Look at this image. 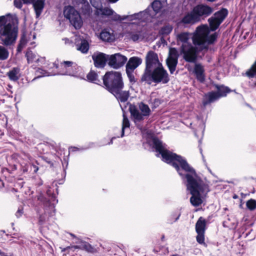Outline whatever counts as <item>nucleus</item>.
Segmentation results:
<instances>
[{
  "label": "nucleus",
  "mask_w": 256,
  "mask_h": 256,
  "mask_svg": "<svg viewBox=\"0 0 256 256\" xmlns=\"http://www.w3.org/2000/svg\"><path fill=\"white\" fill-rule=\"evenodd\" d=\"M34 0H22V2L24 4H28V2H33Z\"/></svg>",
  "instance_id": "nucleus-50"
},
{
  "label": "nucleus",
  "mask_w": 256,
  "mask_h": 256,
  "mask_svg": "<svg viewBox=\"0 0 256 256\" xmlns=\"http://www.w3.org/2000/svg\"><path fill=\"white\" fill-rule=\"evenodd\" d=\"M78 6L83 14L89 16L92 12V8L87 0H78Z\"/></svg>",
  "instance_id": "nucleus-19"
},
{
  "label": "nucleus",
  "mask_w": 256,
  "mask_h": 256,
  "mask_svg": "<svg viewBox=\"0 0 256 256\" xmlns=\"http://www.w3.org/2000/svg\"><path fill=\"white\" fill-rule=\"evenodd\" d=\"M42 182H40V185H42Z\"/></svg>",
  "instance_id": "nucleus-62"
},
{
  "label": "nucleus",
  "mask_w": 256,
  "mask_h": 256,
  "mask_svg": "<svg viewBox=\"0 0 256 256\" xmlns=\"http://www.w3.org/2000/svg\"><path fill=\"white\" fill-rule=\"evenodd\" d=\"M206 227V220L202 217H200L196 224V233H204Z\"/></svg>",
  "instance_id": "nucleus-24"
},
{
  "label": "nucleus",
  "mask_w": 256,
  "mask_h": 256,
  "mask_svg": "<svg viewBox=\"0 0 256 256\" xmlns=\"http://www.w3.org/2000/svg\"><path fill=\"white\" fill-rule=\"evenodd\" d=\"M20 69L18 68H13L7 72V76L10 80L16 82L19 79L18 76Z\"/></svg>",
  "instance_id": "nucleus-28"
},
{
  "label": "nucleus",
  "mask_w": 256,
  "mask_h": 256,
  "mask_svg": "<svg viewBox=\"0 0 256 256\" xmlns=\"http://www.w3.org/2000/svg\"><path fill=\"white\" fill-rule=\"evenodd\" d=\"M54 65L56 68H59V66L57 64H56V62L54 63Z\"/></svg>",
  "instance_id": "nucleus-53"
},
{
  "label": "nucleus",
  "mask_w": 256,
  "mask_h": 256,
  "mask_svg": "<svg viewBox=\"0 0 256 256\" xmlns=\"http://www.w3.org/2000/svg\"><path fill=\"white\" fill-rule=\"evenodd\" d=\"M206 0L208 2H214L216 1V0Z\"/></svg>",
  "instance_id": "nucleus-56"
},
{
  "label": "nucleus",
  "mask_w": 256,
  "mask_h": 256,
  "mask_svg": "<svg viewBox=\"0 0 256 256\" xmlns=\"http://www.w3.org/2000/svg\"><path fill=\"white\" fill-rule=\"evenodd\" d=\"M200 152L202 154V148H200Z\"/></svg>",
  "instance_id": "nucleus-59"
},
{
  "label": "nucleus",
  "mask_w": 256,
  "mask_h": 256,
  "mask_svg": "<svg viewBox=\"0 0 256 256\" xmlns=\"http://www.w3.org/2000/svg\"><path fill=\"white\" fill-rule=\"evenodd\" d=\"M43 220L42 219V216H41L40 214V222H42Z\"/></svg>",
  "instance_id": "nucleus-54"
},
{
  "label": "nucleus",
  "mask_w": 256,
  "mask_h": 256,
  "mask_svg": "<svg viewBox=\"0 0 256 256\" xmlns=\"http://www.w3.org/2000/svg\"><path fill=\"white\" fill-rule=\"evenodd\" d=\"M36 38V35L34 32H31L29 34L24 32L20 39L19 44L17 47L16 51L18 52H20L26 44L30 42V45H33L35 44L34 42H31L32 40H34Z\"/></svg>",
  "instance_id": "nucleus-15"
},
{
  "label": "nucleus",
  "mask_w": 256,
  "mask_h": 256,
  "mask_svg": "<svg viewBox=\"0 0 256 256\" xmlns=\"http://www.w3.org/2000/svg\"><path fill=\"white\" fill-rule=\"evenodd\" d=\"M178 52L176 48H171L169 51L168 58H173L178 60Z\"/></svg>",
  "instance_id": "nucleus-37"
},
{
  "label": "nucleus",
  "mask_w": 256,
  "mask_h": 256,
  "mask_svg": "<svg viewBox=\"0 0 256 256\" xmlns=\"http://www.w3.org/2000/svg\"><path fill=\"white\" fill-rule=\"evenodd\" d=\"M133 72H134V70H131L128 69H126V72L128 77V79L131 82H136L134 76L132 74Z\"/></svg>",
  "instance_id": "nucleus-41"
},
{
  "label": "nucleus",
  "mask_w": 256,
  "mask_h": 256,
  "mask_svg": "<svg viewBox=\"0 0 256 256\" xmlns=\"http://www.w3.org/2000/svg\"><path fill=\"white\" fill-rule=\"evenodd\" d=\"M100 38L102 40L107 42H112L114 40V36L112 34L106 29L101 32L100 34Z\"/></svg>",
  "instance_id": "nucleus-26"
},
{
  "label": "nucleus",
  "mask_w": 256,
  "mask_h": 256,
  "mask_svg": "<svg viewBox=\"0 0 256 256\" xmlns=\"http://www.w3.org/2000/svg\"><path fill=\"white\" fill-rule=\"evenodd\" d=\"M36 72L38 74H40V76H38V78H40L42 76H50L52 75V74H50L49 72H46L42 68H38Z\"/></svg>",
  "instance_id": "nucleus-42"
},
{
  "label": "nucleus",
  "mask_w": 256,
  "mask_h": 256,
  "mask_svg": "<svg viewBox=\"0 0 256 256\" xmlns=\"http://www.w3.org/2000/svg\"><path fill=\"white\" fill-rule=\"evenodd\" d=\"M246 206L249 210L252 211L256 208V200L254 199H250L246 202Z\"/></svg>",
  "instance_id": "nucleus-35"
},
{
  "label": "nucleus",
  "mask_w": 256,
  "mask_h": 256,
  "mask_svg": "<svg viewBox=\"0 0 256 256\" xmlns=\"http://www.w3.org/2000/svg\"><path fill=\"white\" fill-rule=\"evenodd\" d=\"M127 104L129 105L128 110L135 123L144 120V117H148L150 114L151 111L148 106L142 102L139 104V109L141 112H139L135 105L129 102H127Z\"/></svg>",
  "instance_id": "nucleus-8"
},
{
  "label": "nucleus",
  "mask_w": 256,
  "mask_h": 256,
  "mask_svg": "<svg viewBox=\"0 0 256 256\" xmlns=\"http://www.w3.org/2000/svg\"><path fill=\"white\" fill-rule=\"evenodd\" d=\"M70 234V236H72L73 237H74V238L76 237V236L72 234Z\"/></svg>",
  "instance_id": "nucleus-58"
},
{
  "label": "nucleus",
  "mask_w": 256,
  "mask_h": 256,
  "mask_svg": "<svg viewBox=\"0 0 256 256\" xmlns=\"http://www.w3.org/2000/svg\"><path fill=\"white\" fill-rule=\"evenodd\" d=\"M166 65L171 74H173L176 70L178 63V60L173 58H168L166 60Z\"/></svg>",
  "instance_id": "nucleus-27"
},
{
  "label": "nucleus",
  "mask_w": 256,
  "mask_h": 256,
  "mask_svg": "<svg viewBox=\"0 0 256 256\" xmlns=\"http://www.w3.org/2000/svg\"><path fill=\"white\" fill-rule=\"evenodd\" d=\"M123 88L116 90L112 94L116 97L117 100L122 103L126 102L130 96V94L128 90H122Z\"/></svg>",
  "instance_id": "nucleus-17"
},
{
  "label": "nucleus",
  "mask_w": 256,
  "mask_h": 256,
  "mask_svg": "<svg viewBox=\"0 0 256 256\" xmlns=\"http://www.w3.org/2000/svg\"><path fill=\"white\" fill-rule=\"evenodd\" d=\"M220 98V96L216 92H209L205 94L202 101V104L204 106H206L208 104H210L212 102H215Z\"/></svg>",
  "instance_id": "nucleus-20"
},
{
  "label": "nucleus",
  "mask_w": 256,
  "mask_h": 256,
  "mask_svg": "<svg viewBox=\"0 0 256 256\" xmlns=\"http://www.w3.org/2000/svg\"><path fill=\"white\" fill-rule=\"evenodd\" d=\"M64 14L69 20L70 24L76 28H80L82 25V20L79 12L72 6L65 7Z\"/></svg>",
  "instance_id": "nucleus-9"
},
{
  "label": "nucleus",
  "mask_w": 256,
  "mask_h": 256,
  "mask_svg": "<svg viewBox=\"0 0 256 256\" xmlns=\"http://www.w3.org/2000/svg\"><path fill=\"white\" fill-rule=\"evenodd\" d=\"M74 63L71 61H64L60 63V66L62 68V70L60 71L58 74L62 75H72L70 72V68L72 66Z\"/></svg>",
  "instance_id": "nucleus-22"
},
{
  "label": "nucleus",
  "mask_w": 256,
  "mask_h": 256,
  "mask_svg": "<svg viewBox=\"0 0 256 256\" xmlns=\"http://www.w3.org/2000/svg\"><path fill=\"white\" fill-rule=\"evenodd\" d=\"M2 186H4V184L3 182H2Z\"/></svg>",
  "instance_id": "nucleus-61"
},
{
  "label": "nucleus",
  "mask_w": 256,
  "mask_h": 256,
  "mask_svg": "<svg viewBox=\"0 0 256 256\" xmlns=\"http://www.w3.org/2000/svg\"><path fill=\"white\" fill-rule=\"evenodd\" d=\"M83 247L86 250L90 252H92L94 250V248L88 242H84Z\"/></svg>",
  "instance_id": "nucleus-43"
},
{
  "label": "nucleus",
  "mask_w": 256,
  "mask_h": 256,
  "mask_svg": "<svg viewBox=\"0 0 256 256\" xmlns=\"http://www.w3.org/2000/svg\"><path fill=\"white\" fill-rule=\"evenodd\" d=\"M180 214H178V216L176 218L174 222H176V220H178V219L179 218H180Z\"/></svg>",
  "instance_id": "nucleus-52"
},
{
  "label": "nucleus",
  "mask_w": 256,
  "mask_h": 256,
  "mask_svg": "<svg viewBox=\"0 0 256 256\" xmlns=\"http://www.w3.org/2000/svg\"><path fill=\"white\" fill-rule=\"evenodd\" d=\"M246 75L250 78L256 76V60L252 64L250 68L246 71Z\"/></svg>",
  "instance_id": "nucleus-33"
},
{
  "label": "nucleus",
  "mask_w": 256,
  "mask_h": 256,
  "mask_svg": "<svg viewBox=\"0 0 256 256\" xmlns=\"http://www.w3.org/2000/svg\"><path fill=\"white\" fill-rule=\"evenodd\" d=\"M114 138H112L110 140V142H109V144H112V140Z\"/></svg>",
  "instance_id": "nucleus-55"
},
{
  "label": "nucleus",
  "mask_w": 256,
  "mask_h": 256,
  "mask_svg": "<svg viewBox=\"0 0 256 256\" xmlns=\"http://www.w3.org/2000/svg\"><path fill=\"white\" fill-rule=\"evenodd\" d=\"M45 0H34L30 3H32L36 12V17L38 18L40 15L44 7Z\"/></svg>",
  "instance_id": "nucleus-23"
},
{
  "label": "nucleus",
  "mask_w": 256,
  "mask_h": 256,
  "mask_svg": "<svg viewBox=\"0 0 256 256\" xmlns=\"http://www.w3.org/2000/svg\"><path fill=\"white\" fill-rule=\"evenodd\" d=\"M18 34L16 20L11 17L0 16V40L1 44L10 48L16 42Z\"/></svg>",
  "instance_id": "nucleus-3"
},
{
  "label": "nucleus",
  "mask_w": 256,
  "mask_h": 256,
  "mask_svg": "<svg viewBox=\"0 0 256 256\" xmlns=\"http://www.w3.org/2000/svg\"><path fill=\"white\" fill-rule=\"evenodd\" d=\"M94 66L97 68H103L108 64V54L96 52L92 56Z\"/></svg>",
  "instance_id": "nucleus-14"
},
{
  "label": "nucleus",
  "mask_w": 256,
  "mask_h": 256,
  "mask_svg": "<svg viewBox=\"0 0 256 256\" xmlns=\"http://www.w3.org/2000/svg\"><path fill=\"white\" fill-rule=\"evenodd\" d=\"M46 194L50 197H51L50 200H48L42 196H40L38 200L42 202L45 213H48L50 216H53L56 211L54 204L58 203V200L56 199L54 194L50 189L47 190Z\"/></svg>",
  "instance_id": "nucleus-11"
},
{
  "label": "nucleus",
  "mask_w": 256,
  "mask_h": 256,
  "mask_svg": "<svg viewBox=\"0 0 256 256\" xmlns=\"http://www.w3.org/2000/svg\"><path fill=\"white\" fill-rule=\"evenodd\" d=\"M146 69L144 72H148L150 70L162 64L160 62L158 54L154 51H149L146 58Z\"/></svg>",
  "instance_id": "nucleus-12"
},
{
  "label": "nucleus",
  "mask_w": 256,
  "mask_h": 256,
  "mask_svg": "<svg viewBox=\"0 0 256 256\" xmlns=\"http://www.w3.org/2000/svg\"><path fill=\"white\" fill-rule=\"evenodd\" d=\"M99 10H100L101 14L104 16H110L112 15L114 13V11L112 9L106 8H100Z\"/></svg>",
  "instance_id": "nucleus-38"
},
{
  "label": "nucleus",
  "mask_w": 256,
  "mask_h": 256,
  "mask_svg": "<svg viewBox=\"0 0 256 256\" xmlns=\"http://www.w3.org/2000/svg\"><path fill=\"white\" fill-rule=\"evenodd\" d=\"M191 38V34L188 32H181L176 35V40L178 45L181 46L192 44L189 42V40Z\"/></svg>",
  "instance_id": "nucleus-18"
},
{
  "label": "nucleus",
  "mask_w": 256,
  "mask_h": 256,
  "mask_svg": "<svg viewBox=\"0 0 256 256\" xmlns=\"http://www.w3.org/2000/svg\"><path fill=\"white\" fill-rule=\"evenodd\" d=\"M141 80L149 84H151L152 82L156 84H166L170 81V78L166 70L164 68L162 64H160V66L155 68L148 72H144Z\"/></svg>",
  "instance_id": "nucleus-5"
},
{
  "label": "nucleus",
  "mask_w": 256,
  "mask_h": 256,
  "mask_svg": "<svg viewBox=\"0 0 256 256\" xmlns=\"http://www.w3.org/2000/svg\"><path fill=\"white\" fill-rule=\"evenodd\" d=\"M162 8V4L160 0H156L153 2L151 6H149L146 10L132 14V20H138L144 22H150L152 19L160 12Z\"/></svg>",
  "instance_id": "nucleus-7"
},
{
  "label": "nucleus",
  "mask_w": 256,
  "mask_h": 256,
  "mask_svg": "<svg viewBox=\"0 0 256 256\" xmlns=\"http://www.w3.org/2000/svg\"><path fill=\"white\" fill-rule=\"evenodd\" d=\"M72 148L74 149V150H78V148H76V147H74V148Z\"/></svg>",
  "instance_id": "nucleus-57"
},
{
  "label": "nucleus",
  "mask_w": 256,
  "mask_h": 256,
  "mask_svg": "<svg viewBox=\"0 0 256 256\" xmlns=\"http://www.w3.org/2000/svg\"><path fill=\"white\" fill-rule=\"evenodd\" d=\"M109 2L111 3H114L118 2V0H108Z\"/></svg>",
  "instance_id": "nucleus-51"
},
{
  "label": "nucleus",
  "mask_w": 256,
  "mask_h": 256,
  "mask_svg": "<svg viewBox=\"0 0 256 256\" xmlns=\"http://www.w3.org/2000/svg\"><path fill=\"white\" fill-rule=\"evenodd\" d=\"M130 16H126V17H124V18H120V15H118V14H116L113 17V20H126V18H129V20H132V17L130 16Z\"/></svg>",
  "instance_id": "nucleus-44"
},
{
  "label": "nucleus",
  "mask_w": 256,
  "mask_h": 256,
  "mask_svg": "<svg viewBox=\"0 0 256 256\" xmlns=\"http://www.w3.org/2000/svg\"><path fill=\"white\" fill-rule=\"evenodd\" d=\"M98 0H90L92 5L96 8H98V4L97 2Z\"/></svg>",
  "instance_id": "nucleus-48"
},
{
  "label": "nucleus",
  "mask_w": 256,
  "mask_h": 256,
  "mask_svg": "<svg viewBox=\"0 0 256 256\" xmlns=\"http://www.w3.org/2000/svg\"><path fill=\"white\" fill-rule=\"evenodd\" d=\"M172 30V28L169 26H166L162 27L160 30V32L162 34H169Z\"/></svg>",
  "instance_id": "nucleus-40"
},
{
  "label": "nucleus",
  "mask_w": 256,
  "mask_h": 256,
  "mask_svg": "<svg viewBox=\"0 0 256 256\" xmlns=\"http://www.w3.org/2000/svg\"><path fill=\"white\" fill-rule=\"evenodd\" d=\"M216 88L217 89L216 92L220 96V98L226 96V94L230 92V89L226 86H224L216 85Z\"/></svg>",
  "instance_id": "nucleus-31"
},
{
  "label": "nucleus",
  "mask_w": 256,
  "mask_h": 256,
  "mask_svg": "<svg viewBox=\"0 0 256 256\" xmlns=\"http://www.w3.org/2000/svg\"><path fill=\"white\" fill-rule=\"evenodd\" d=\"M210 30L208 25H201L196 28L193 36L192 44L181 46L180 54L182 55L184 60L188 62L196 63L198 54L200 51L207 50L208 46L212 44L216 40L218 36L215 32L209 36Z\"/></svg>",
  "instance_id": "nucleus-2"
},
{
  "label": "nucleus",
  "mask_w": 256,
  "mask_h": 256,
  "mask_svg": "<svg viewBox=\"0 0 256 256\" xmlns=\"http://www.w3.org/2000/svg\"><path fill=\"white\" fill-rule=\"evenodd\" d=\"M193 73L198 82L203 83L205 81L204 68L201 64H195Z\"/></svg>",
  "instance_id": "nucleus-16"
},
{
  "label": "nucleus",
  "mask_w": 256,
  "mask_h": 256,
  "mask_svg": "<svg viewBox=\"0 0 256 256\" xmlns=\"http://www.w3.org/2000/svg\"><path fill=\"white\" fill-rule=\"evenodd\" d=\"M228 10L226 8H222L216 12L214 16L208 18L210 24L208 28L210 31L216 30L228 16Z\"/></svg>",
  "instance_id": "nucleus-10"
},
{
  "label": "nucleus",
  "mask_w": 256,
  "mask_h": 256,
  "mask_svg": "<svg viewBox=\"0 0 256 256\" xmlns=\"http://www.w3.org/2000/svg\"><path fill=\"white\" fill-rule=\"evenodd\" d=\"M254 86H256V82L254 84Z\"/></svg>",
  "instance_id": "nucleus-60"
},
{
  "label": "nucleus",
  "mask_w": 256,
  "mask_h": 256,
  "mask_svg": "<svg viewBox=\"0 0 256 256\" xmlns=\"http://www.w3.org/2000/svg\"><path fill=\"white\" fill-rule=\"evenodd\" d=\"M152 142L156 150L159 152L157 156L160 154L162 160L172 166L180 176L187 190L192 195L190 198L192 204L195 206L200 205L202 202L200 194H207L210 191L208 185L197 176L184 158L168 150L166 144L157 138L152 139Z\"/></svg>",
  "instance_id": "nucleus-1"
},
{
  "label": "nucleus",
  "mask_w": 256,
  "mask_h": 256,
  "mask_svg": "<svg viewBox=\"0 0 256 256\" xmlns=\"http://www.w3.org/2000/svg\"><path fill=\"white\" fill-rule=\"evenodd\" d=\"M154 107L158 106L160 104V100L158 98H155L154 101Z\"/></svg>",
  "instance_id": "nucleus-49"
},
{
  "label": "nucleus",
  "mask_w": 256,
  "mask_h": 256,
  "mask_svg": "<svg viewBox=\"0 0 256 256\" xmlns=\"http://www.w3.org/2000/svg\"><path fill=\"white\" fill-rule=\"evenodd\" d=\"M22 0H14V6L18 8H21L22 6Z\"/></svg>",
  "instance_id": "nucleus-45"
},
{
  "label": "nucleus",
  "mask_w": 256,
  "mask_h": 256,
  "mask_svg": "<svg viewBox=\"0 0 256 256\" xmlns=\"http://www.w3.org/2000/svg\"><path fill=\"white\" fill-rule=\"evenodd\" d=\"M108 65L114 69L122 67L127 61V58L120 53L108 55Z\"/></svg>",
  "instance_id": "nucleus-13"
},
{
  "label": "nucleus",
  "mask_w": 256,
  "mask_h": 256,
  "mask_svg": "<svg viewBox=\"0 0 256 256\" xmlns=\"http://www.w3.org/2000/svg\"><path fill=\"white\" fill-rule=\"evenodd\" d=\"M30 166L31 170H32L34 173H36L38 170V167L34 164H30Z\"/></svg>",
  "instance_id": "nucleus-47"
},
{
  "label": "nucleus",
  "mask_w": 256,
  "mask_h": 256,
  "mask_svg": "<svg viewBox=\"0 0 256 256\" xmlns=\"http://www.w3.org/2000/svg\"><path fill=\"white\" fill-rule=\"evenodd\" d=\"M9 56L8 50L2 46L0 45V60H6Z\"/></svg>",
  "instance_id": "nucleus-34"
},
{
  "label": "nucleus",
  "mask_w": 256,
  "mask_h": 256,
  "mask_svg": "<svg viewBox=\"0 0 256 256\" xmlns=\"http://www.w3.org/2000/svg\"><path fill=\"white\" fill-rule=\"evenodd\" d=\"M214 12L211 6L204 4H197L192 11L186 14L182 20L184 24H194L209 16Z\"/></svg>",
  "instance_id": "nucleus-4"
},
{
  "label": "nucleus",
  "mask_w": 256,
  "mask_h": 256,
  "mask_svg": "<svg viewBox=\"0 0 256 256\" xmlns=\"http://www.w3.org/2000/svg\"><path fill=\"white\" fill-rule=\"evenodd\" d=\"M26 56L28 63L32 62L34 61L38 62V59L36 58V55L30 49L28 50L26 54Z\"/></svg>",
  "instance_id": "nucleus-32"
},
{
  "label": "nucleus",
  "mask_w": 256,
  "mask_h": 256,
  "mask_svg": "<svg viewBox=\"0 0 256 256\" xmlns=\"http://www.w3.org/2000/svg\"><path fill=\"white\" fill-rule=\"evenodd\" d=\"M76 49L83 54H86L89 50V44L86 40H82L80 44H76Z\"/></svg>",
  "instance_id": "nucleus-29"
},
{
  "label": "nucleus",
  "mask_w": 256,
  "mask_h": 256,
  "mask_svg": "<svg viewBox=\"0 0 256 256\" xmlns=\"http://www.w3.org/2000/svg\"><path fill=\"white\" fill-rule=\"evenodd\" d=\"M197 234L198 235L196 237L197 242L206 246V244L204 242V233H197Z\"/></svg>",
  "instance_id": "nucleus-36"
},
{
  "label": "nucleus",
  "mask_w": 256,
  "mask_h": 256,
  "mask_svg": "<svg viewBox=\"0 0 256 256\" xmlns=\"http://www.w3.org/2000/svg\"><path fill=\"white\" fill-rule=\"evenodd\" d=\"M0 182H1V180L0 179Z\"/></svg>",
  "instance_id": "nucleus-63"
},
{
  "label": "nucleus",
  "mask_w": 256,
  "mask_h": 256,
  "mask_svg": "<svg viewBox=\"0 0 256 256\" xmlns=\"http://www.w3.org/2000/svg\"><path fill=\"white\" fill-rule=\"evenodd\" d=\"M120 106L123 112V120H122V134H121V137H123L124 136V130L126 128H128L130 126V124L128 119V118L127 116L126 115L125 112H124V108H126V106H122L121 104H120Z\"/></svg>",
  "instance_id": "nucleus-25"
},
{
  "label": "nucleus",
  "mask_w": 256,
  "mask_h": 256,
  "mask_svg": "<svg viewBox=\"0 0 256 256\" xmlns=\"http://www.w3.org/2000/svg\"><path fill=\"white\" fill-rule=\"evenodd\" d=\"M23 213H24L23 208L20 207V208H18V210L16 211V216L18 218L22 216Z\"/></svg>",
  "instance_id": "nucleus-46"
},
{
  "label": "nucleus",
  "mask_w": 256,
  "mask_h": 256,
  "mask_svg": "<svg viewBox=\"0 0 256 256\" xmlns=\"http://www.w3.org/2000/svg\"><path fill=\"white\" fill-rule=\"evenodd\" d=\"M142 63V60L137 56L130 58L126 65V69L134 70Z\"/></svg>",
  "instance_id": "nucleus-21"
},
{
  "label": "nucleus",
  "mask_w": 256,
  "mask_h": 256,
  "mask_svg": "<svg viewBox=\"0 0 256 256\" xmlns=\"http://www.w3.org/2000/svg\"><path fill=\"white\" fill-rule=\"evenodd\" d=\"M87 80L88 82L94 84H98L100 82L98 78V75L94 70H90L86 76Z\"/></svg>",
  "instance_id": "nucleus-30"
},
{
  "label": "nucleus",
  "mask_w": 256,
  "mask_h": 256,
  "mask_svg": "<svg viewBox=\"0 0 256 256\" xmlns=\"http://www.w3.org/2000/svg\"><path fill=\"white\" fill-rule=\"evenodd\" d=\"M102 80L105 88L111 94L124 87L122 74L118 72H106Z\"/></svg>",
  "instance_id": "nucleus-6"
},
{
  "label": "nucleus",
  "mask_w": 256,
  "mask_h": 256,
  "mask_svg": "<svg viewBox=\"0 0 256 256\" xmlns=\"http://www.w3.org/2000/svg\"><path fill=\"white\" fill-rule=\"evenodd\" d=\"M130 38L134 42H136L142 38V34L140 32H132Z\"/></svg>",
  "instance_id": "nucleus-39"
}]
</instances>
